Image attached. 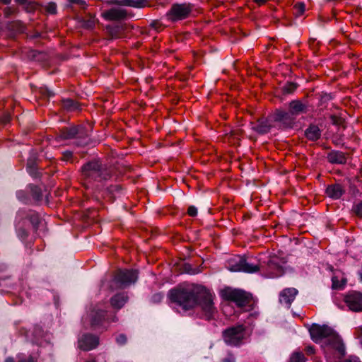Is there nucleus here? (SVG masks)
<instances>
[{
  "instance_id": "f257e3e1",
  "label": "nucleus",
  "mask_w": 362,
  "mask_h": 362,
  "mask_svg": "<svg viewBox=\"0 0 362 362\" xmlns=\"http://www.w3.org/2000/svg\"><path fill=\"white\" fill-rule=\"evenodd\" d=\"M170 298L184 310L196 308L200 317L206 320L216 318L218 311L214 303V296L209 290L199 285L170 291Z\"/></svg>"
},
{
  "instance_id": "f03ea898",
  "label": "nucleus",
  "mask_w": 362,
  "mask_h": 362,
  "mask_svg": "<svg viewBox=\"0 0 362 362\" xmlns=\"http://www.w3.org/2000/svg\"><path fill=\"white\" fill-rule=\"evenodd\" d=\"M309 331L311 339L321 344L326 356L333 354L340 358L344 355V345L339 336L330 327L313 325Z\"/></svg>"
},
{
  "instance_id": "7ed1b4c3",
  "label": "nucleus",
  "mask_w": 362,
  "mask_h": 362,
  "mask_svg": "<svg viewBox=\"0 0 362 362\" xmlns=\"http://www.w3.org/2000/svg\"><path fill=\"white\" fill-rule=\"evenodd\" d=\"M82 176L88 183L108 180L112 176V169L99 160H93L82 167Z\"/></svg>"
},
{
  "instance_id": "20e7f679",
  "label": "nucleus",
  "mask_w": 362,
  "mask_h": 362,
  "mask_svg": "<svg viewBox=\"0 0 362 362\" xmlns=\"http://www.w3.org/2000/svg\"><path fill=\"white\" fill-rule=\"evenodd\" d=\"M220 295L223 300L233 302L240 308L252 304V295L242 289L226 287L220 291Z\"/></svg>"
},
{
  "instance_id": "39448f33",
  "label": "nucleus",
  "mask_w": 362,
  "mask_h": 362,
  "mask_svg": "<svg viewBox=\"0 0 362 362\" xmlns=\"http://www.w3.org/2000/svg\"><path fill=\"white\" fill-rule=\"evenodd\" d=\"M246 329L247 327L243 324L228 327L222 332L223 339L229 346H240L247 337Z\"/></svg>"
},
{
  "instance_id": "423d86ee",
  "label": "nucleus",
  "mask_w": 362,
  "mask_h": 362,
  "mask_svg": "<svg viewBox=\"0 0 362 362\" xmlns=\"http://www.w3.org/2000/svg\"><path fill=\"white\" fill-rule=\"evenodd\" d=\"M138 279V272L135 269H117L115 271L112 284L110 286L112 289L123 288L134 284Z\"/></svg>"
},
{
  "instance_id": "0eeeda50",
  "label": "nucleus",
  "mask_w": 362,
  "mask_h": 362,
  "mask_svg": "<svg viewBox=\"0 0 362 362\" xmlns=\"http://www.w3.org/2000/svg\"><path fill=\"white\" fill-rule=\"evenodd\" d=\"M283 262L276 256L271 257L266 265H262L263 274L270 278L280 276L284 273L282 267Z\"/></svg>"
},
{
  "instance_id": "6e6552de",
  "label": "nucleus",
  "mask_w": 362,
  "mask_h": 362,
  "mask_svg": "<svg viewBox=\"0 0 362 362\" xmlns=\"http://www.w3.org/2000/svg\"><path fill=\"white\" fill-rule=\"evenodd\" d=\"M103 305L98 304L96 305L90 312V313L83 319V322L88 320L90 325V327L93 329L96 328L98 326L102 325V323L108 320L107 317V311L103 309Z\"/></svg>"
},
{
  "instance_id": "1a4fd4ad",
  "label": "nucleus",
  "mask_w": 362,
  "mask_h": 362,
  "mask_svg": "<svg viewBox=\"0 0 362 362\" xmlns=\"http://www.w3.org/2000/svg\"><path fill=\"white\" fill-rule=\"evenodd\" d=\"M192 11V6L187 4H173L168 15L173 21H179L187 18Z\"/></svg>"
},
{
  "instance_id": "9d476101",
  "label": "nucleus",
  "mask_w": 362,
  "mask_h": 362,
  "mask_svg": "<svg viewBox=\"0 0 362 362\" xmlns=\"http://www.w3.org/2000/svg\"><path fill=\"white\" fill-rule=\"evenodd\" d=\"M344 301L351 311L362 312V293L351 291L344 296Z\"/></svg>"
},
{
  "instance_id": "9b49d317",
  "label": "nucleus",
  "mask_w": 362,
  "mask_h": 362,
  "mask_svg": "<svg viewBox=\"0 0 362 362\" xmlns=\"http://www.w3.org/2000/svg\"><path fill=\"white\" fill-rule=\"evenodd\" d=\"M274 122H279L283 128H291L296 122V117L288 110H276L273 115Z\"/></svg>"
},
{
  "instance_id": "f8f14e48",
  "label": "nucleus",
  "mask_w": 362,
  "mask_h": 362,
  "mask_svg": "<svg viewBox=\"0 0 362 362\" xmlns=\"http://www.w3.org/2000/svg\"><path fill=\"white\" fill-rule=\"evenodd\" d=\"M98 344V337L91 334H84L78 339V347L83 351L95 349Z\"/></svg>"
},
{
  "instance_id": "ddd939ff",
  "label": "nucleus",
  "mask_w": 362,
  "mask_h": 362,
  "mask_svg": "<svg viewBox=\"0 0 362 362\" xmlns=\"http://www.w3.org/2000/svg\"><path fill=\"white\" fill-rule=\"evenodd\" d=\"M86 134L83 128L72 126L62 129L59 136L62 139H71L74 138H82Z\"/></svg>"
},
{
  "instance_id": "4468645a",
  "label": "nucleus",
  "mask_w": 362,
  "mask_h": 362,
  "mask_svg": "<svg viewBox=\"0 0 362 362\" xmlns=\"http://www.w3.org/2000/svg\"><path fill=\"white\" fill-rule=\"evenodd\" d=\"M298 291L295 288H286L284 289L279 294V301L281 304L289 307L291 303L296 298Z\"/></svg>"
},
{
  "instance_id": "2eb2a0df",
  "label": "nucleus",
  "mask_w": 362,
  "mask_h": 362,
  "mask_svg": "<svg viewBox=\"0 0 362 362\" xmlns=\"http://www.w3.org/2000/svg\"><path fill=\"white\" fill-rule=\"evenodd\" d=\"M288 110L296 118L298 115L308 112V103L300 100H293L288 104Z\"/></svg>"
},
{
  "instance_id": "dca6fc26",
  "label": "nucleus",
  "mask_w": 362,
  "mask_h": 362,
  "mask_svg": "<svg viewBox=\"0 0 362 362\" xmlns=\"http://www.w3.org/2000/svg\"><path fill=\"white\" fill-rule=\"evenodd\" d=\"M261 266L259 261L252 257H247L243 259V269L240 272L247 273H254L258 271H262Z\"/></svg>"
},
{
  "instance_id": "f3484780",
  "label": "nucleus",
  "mask_w": 362,
  "mask_h": 362,
  "mask_svg": "<svg viewBox=\"0 0 362 362\" xmlns=\"http://www.w3.org/2000/svg\"><path fill=\"white\" fill-rule=\"evenodd\" d=\"M272 127L271 121L267 118H262L252 123V129L259 134L268 133Z\"/></svg>"
},
{
  "instance_id": "a211bd4d",
  "label": "nucleus",
  "mask_w": 362,
  "mask_h": 362,
  "mask_svg": "<svg viewBox=\"0 0 362 362\" xmlns=\"http://www.w3.org/2000/svg\"><path fill=\"white\" fill-rule=\"evenodd\" d=\"M102 16L108 21L121 20L126 18L127 11L121 8H111L104 11Z\"/></svg>"
},
{
  "instance_id": "6ab92c4d",
  "label": "nucleus",
  "mask_w": 362,
  "mask_h": 362,
  "mask_svg": "<svg viewBox=\"0 0 362 362\" xmlns=\"http://www.w3.org/2000/svg\"><path fill=\"white\" fill-rule=\"evenodd\" d=\"M345 192L344 187L340 184L329 185L326 189L327 196L334 199H339Z\"/></svg>"
},
{
  "instance_id": "aec40b11",
  "label": "nucleus",
  "mask_w": 362,
  "mask_h": 362,
  "mask_svg": "<svg viewBox=\"0 0 362 362\" xmlns=\"http://www.w3.org/2000/svg\"><path fill=\"white\" fill-rule=\"evenodd\" d=\"M128 300V296L124 293H117L110 298L112 307L116 310L121 309Z\"/></svg>"
},
{
  "instance_id": "412c9836",
  "label": "nucleus",
  "mask_w": 362,
  "mask_h": 362,
  "mask_svg": "<svg viewBox=\"0 0 362 362\" xmlns=\"http://www.w3.org/2000/svg\"><path fill=\"white\" fill-rule=\"evenodd\" d=\"M243 259L240 256H234L226 262L227 268L231 272H240L243 269Z\"/></svg>"
},
{
  "instance_id": "4be33fe9",
  "label": "nucleus",
  "mask_w": 362,
  "mask_h": 362,
  "mask_svg": "<svg viewBox=\"0 0 362 362\" xmlns=\"http://www.w3.org/2000/svg\"><path fill=\"white\" fill-rule=\"evenodd\" d=\"M322 131L317 125L310 124L305 131L306 138L313 141L318 140L321 137Z\"/></svg>"
},
{
  "instance_id": "5701e85b",
  "label": "nucleus",
  "mask_w": 362,
  "mask_h": 362,
  "mask_svg": "<svg viewBox=\"0 0 362 362\" xmlns=\"http://www.w3.org/2000/svg\"><path fill=\"white\" fill-rule=\"evenodd\" d=\"M111 4L127 6L135 8H141L145 6L144 0H111L109 1Z\"/></svg>"
},
{
  "instance_id": "b1692460",
  "label": "nucleus",
  "mask_w": 362,
  "mask_h": 362,
  "mask_svg": "<svg viewBox=\"0 0 362 362\" xmlns=\"http://www.w3.org/2000/svg\"><path fill=\"white\" fill-rule=\"evenodd\" d=\"M327 160L332 163L342 164L346 163V158L343 152L332 151L327 155Z\"/></svg>"
},
{
  "instance_id": "393cba45",
  "label": "nucleus",
  "mask_w": 362,
  "mask_h": 362,
  "mask_svg": "<svg viewBox=\"0 0 362 362\" xmlns=\"http://www.w3.org/2000/svg\"><path fill=\"white\" fill-rule=\"evenodd\" d=\"M62 107L69 111L76 110L79 109V104L71 99H66L62 100Z\"/></svg>"
},
{
  "instance_id": "a878e982",
  "label": "nucleus",
  "mask_w": 362,
  "mask_h": 362,
  "mask_svg": "<svg viewBox=\"0 0 362 362\" xmlns=\"http://www.w3.org/2000/svg\"><path fill=\"white\" fill-rule=\"evenodd\" d=\"M351 211L358 218H362V201L354 203Z\"/></svg>"
},
{
  "instance_id": "bb28decb",
  "label": "nucleus",
  "mask_w": 362,
  "mask_h": 362,
  "mask_svg": "<svg viewBox=\"0 0 362 362\" xmlns=\"http://www.w3.org/2000/svg\"><path fill=\"white\" fill-rule=\"evenodd\" d=\"M107 30L108 31L110 36L112 38H118L119 37V32L121 31L122 28L119 26H108L107 27Z\"/></svg>"
},
{
  "instance_id": "cd10ccee",
  "label": "nucleus",
  "mask_w": 362,
  "mask_h": 362,
  "mask_svg": "<svg viewBox=\"0 0 362 362\" xmlns=\"http://www.w3.org/2000/svg\"><path fill=\"white\" fill-rule=\"evenodd\" d=\"M297 88V85L293 82L286 83L282 88L284 93L290 94L293 93Z\"/></svg>"
},
{
  "instance_id": "c85d7f7f",
  "label": "nucleus",
  "mask_w": 362,
  "mask_h": 362,
  "mask_svg": "<svg viewBox=\"0 0 362 362\" xmlns=\"http://www.w3.org/2000/svg\"><path fill=\"white\" fill-rule=\"evenodd\" d=\"M332 288L339 289L341 288L346 284V280L341 279L339 281L337 276H334L332 278Z\"/></svg>"
},
{
  "instance_id": "c756f323",
  "label": "nucleus",
  "mask_w": 362,
  "mask_h": 362,
  "mask_svg": "<svg viewBox=\"0 0 362 362\" xmlns=\"http://www.w3.org/2000/svg\"><path fill=\"white\" fill-rule=\"evenodd\" d=\"M306 358L301 352H295L291 357V362H305Z\"/></svg>"
},
{
  "instance_id": "7c9ffc66",
  "label": "nucleus",
  "mask_w": 362,
  "mask_h": 362,
  "mask_svg": "<svg viewBox=\"0 0 362 362\" xmlns=\"http://www.w3.org/2000/svg\"><path fill=\"white\" fill-rule=\"evenodd\" d=\"M45 10L49 14H56L57 11V6L54 2H49L45 6Z\"/></svg>"
},
{
  "instance_id": "2f4dec72",
  "label": "nucleus",
  "mask_w": 362,
  "mask_h": 362,
  "mask_svg": "<svg viewBox=\"0 0 362 362\" xmlns=\"http://www.w3.org/2000/svg\"><path fill=\"white\" fill-rule=\"evenodd\" d=\"M23 8L29 13L34 12L37 8V4L33 1H27V4H25Z\"/></svg>"
},
{
  "instance_id": "473e14b6",
  "label": "nucleus",
  "mask_w": 362,
  "mask_h": 362,
  "mask_svg": "<svg viewBox=\"0 0 362 362\" xmlns=\"http://www.w3.org/2000/svg\"><path fill=\"white\" fill-rule=\"evenodd\" d=\"M18 12V9L14 6L6 7L4 10V13L6 17H10L12 15L16 14Z\"/></svg>"
},
{
  "instance_id": "72a5a7b5",
  "label": "nucleus",
  "mask_w": 362,
  "mask_h": 362,
  "mask_svg": "<svg viewBox=\"0 0 362 362\" xmlns=\"http://www.w3.org/2000/svg\"><path fill=\"white\" fill-rule=\"evenodd\" d=\"M11 120V115L8 112H4L0 115V123L6 124Z\"/></svg>"
},
{
  "instance_id": "f704fd0d",
  "label": "nucleus",
  "mask_w": 362,
  "mask_h": 362,
  "mask_svg": "<svg viewBox=\"0 0 362 362\" xmlns=\"http://www.w3.org/2000/svg\"><path fill=\"white\" fill-rule=\"evenodd\" d=\"M116 341L119 345H124L127 341V338L125 334H119L116 337Z\"/></svg>"
},
{
  "instance_id": "c9c22d12",
  "label": "nucleus",
  "mask_w": 362,
  "mask_h": 362,
  "mask_svg": "<svg viewBox=\"0 0 362 362\" xmlns=\"http://www.w3.org/2000/svg\"><path fill=\"white\" fill-rule=\"evenodd\" d=\"M72 157V152L67 151L63 153L62 159L65 161H70Z\"/></svg>"
},
{
  "instance_id": "e433bc0d",
  "label": "nucleus",
  "mask_w": 362,
  "mask_h": 362,
  "mask_svg": "<svg viewBox=\"0 0 362 362\" xmlns=\"http://www.w3.org/2000/svg\"><path fill=\"white\" fill-rule=\"evenodd\" d=\"M187 214L189 216H196L197 214V208L195 206H189V208L187 209Z\"/></svg>"
},
{
  "instance_id": "4c0bfd02",
  "label": "nucleus",
  "mask_w": 362,
  "mask_h": 362,
  "mask_svg": "<svg viewBox=\"0 0 362 362\" xmlns=\"http://www.w3.org/2000/svg\"><path fill=\"white\" fill-rule=\"evenodd\" d=\"M305 352L308 356L314 355L315 350L313 346H306L305 348Z\"/></svg>"
},
{
  "instance_id": "58836bf2",
  "label": "nucleus",
  "mask_w": 362,
  "mask_h": 362,
  "mask_svg": "<svg viewBox=\"0 0 362 362\" xmlns=\"http://www.w3.org/2000/svg\"><path fill=\"white\" fill-rule=\"evenodd\" d=\"M70 3L76 4L81 6L82 8L85 7L86 2L83 0H68Z\"/></svg>"
},
{
  "instance_id": "ea45409f",
  "label": "nucleus",
  "mask_w": 362,
  "mask_h": 362,
  "mask_svg": "<svg viewBox=\"0 0 362 362\" xmlns=\"http://www.w3.org/2000/svg\"><path fill=\"white\" fill-rule=\"evenodd\" d=\"M223 362H235V359L234 356L230 354L223 360Z\"/></svg>"
},
{
  "instance_id": "a19ab883",
  "label": "nucleus",
  "mask_w": 362,
  "mask_h": 362,
  "mask_svg": "<svg viewBox=\"0 0 362 362\" xmlns=\"http://www.w3.org/2000/svg\"><path fill=\"white\" fill-rule=\"evenodd\" d=\"M331 119L333 124H339L341 123V119L339 117L332 115L331 117Z\"/></svg>"
},
{
  "instance_id": "79ce46f5",
  "label": "nucleus",
  "mask_w": 362,
  "mask_h": 362,
  "mask_svg": "<svg viewBox=\"0 0 362 362\" xmlns=\"http://www.w3.org/2000/svg\"><path fill=\"white\" fill-rule=\"evenodd\" d=\"M18 362H35V361L32 356H29L28 358L19 360Z\"/></svg>"
},
{
  "instance_id": "37998d69",
  "label": "nucleus",
  "mask_w": 362,
  "mask_h": 362,
  "mask_svg": "<svg viewBox=\"0 0 362 362\" xmlns=\"http://www.w3.org/2000/svg\"><path fill=\"white\" fill-rule=\"evenodd\" d=\"M296 7L299 9L300 13H303L305 9V6L303 4H298L296 5Z\"/></svg>"
},
{
  "instance_id": "c03bdc74",
  "label": "nucleus",
  "mask_w": 362,
  "mask_h": 362,
  "mask_svg": "<svg viewBox=\"0 0 362 362\" xmlns=\"http://www.w3.org/2000/svg\"><path fill=\"white\" fill-rule=\"evenodd\" d=\"M29 168V173L33 176V177H37V173L35 172L34 170V168H31V167H28Z\"/></svg>"
},
{
  "instance_id": "a18cd8bd",
  "label": "nucleus",
  "mask_w": 362,
  "mask_h": 362,
  "mask_svg": "<svg viewBox=\"0 0 362 362\" xmlns=\"http://www.w3.org/2000/svg\"><path fill=\"white\" fill-rule=\"evenodd\" d=\"M28 0H15V1L19 5H21L23 6H25V4H27V1Z\"/></svg>"
},
{
  "instance_id": "49530a36",
  "label": "nucleus",
  "mask_w": 362,
  "mask_h": 362,
  "mask_svg": "<svg viewBox=\"0 0 362 362\" xmlns=\"http://www.w3.org/2000/svg\"><path fill=\"white\" fill-rule=\"evenodd\" d=\"M34 193L35 194V197L37 199H40L42 197L41 193L39 192L37 187L35 188Z\"/></svg>"
},
{
  "instance_id": "de8ad7c7",
  "label": "nucleus",
  "mask_w": 362,
  "mask_h": 362,
  "mask_svg": "<svg viewBox=\"0 0 362 362\" xmlns=\"http://www.w3.org/2000/svg\"><path fill=\"white\" fill-rule=\"evenodd\" d=\"M254 1L259 5L264 4L267 0H254Z\"/></svg>"
},
{
  "instance_id": "09e8293b",
  "label": "nucleus",
  "mask_w": 362,
  "mask_h": 362,
  "mask_svg": "<svg viewBox=\"0 0 362 362\" xmlns=\"http://www.w3.org/2000/svg\"><path fill=\"white\" fill-rule=\"evenodd\" d=\"M1 3L8 5L11 2V0H1Z\"/></svg>"
},
{
  "instance_id": "8fccbe9b",
  "label": "nucleus",
  "mask_w": 362,
  "mask_h": 362,
  "mask_svg": "<svg viewBox=\"0 0 362 362\" xmlns=\"http://www.w3.org/2000/svg\"><path fill=\"white\" fill-rule=\"evenodd\" d=\"M239 130H237V131H232V134L233 135H239Z\"/></svg>"
},
{
  "instance_id": "3c124183",
  "label": "nucleus",
  "mask_w": 362,
  "mask_h": 362,
  "mask_svg": "<svg viewBox=\"0 0 362 362\" xmlns=\"http://www.w3.org/2000/svg\"><path fill=\"white\" fill-rule=\"evenodd\" d=\"M5 362H14L12 358H8L6 359Z\"/></svg>"
},
{
  "instance_id": "603ef678",
  "label": "nucleus",
  "mask_w": 362,
  "mask_h": 362,
  "mask_svg": "<svg viewBox=\"0 0 362 362\" xmlns=\"http://www.w3.org/2000/svg\"><path fill=\"white\" fill-rule=\"evenodd\" d=\"M86 362H96L95 359L88 360Z\"/></svg>"
},
{
  "instance_id": "864d4df0",
  "label": "nucleus",
  "mask_w": 362,
  "mask_h": 362,
  "mask_svg": "<svg viewBox=\"0 0 362 362\" xmlns=\"http://www.w3.org/2000/svg\"><path fill=\"white\" fill-rule=\"evenodd\" d=\"M116 320H117V319H116V316H115V315H114V317H113V318H112V321H113V322H114V321H116Z\"/></svg>"
}]
</instances>
